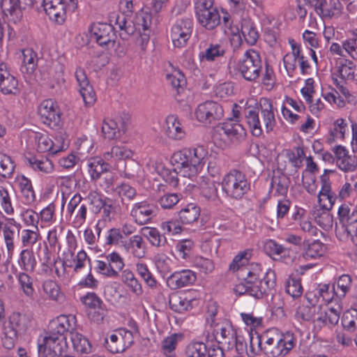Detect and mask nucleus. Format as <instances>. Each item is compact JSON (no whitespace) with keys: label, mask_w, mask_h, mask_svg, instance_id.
<instances>
[{"label":"nucleus","mask_w":357,"mask_h":357,"mask_svg":"<svg viewBox=\"0 0 357 357\" xmlns=\"http://www.w3.org/2000/svg\"><path fill=\"white\" fill-rule=\"evenodd\" d=\"M132 329L134 331L125 328L115 330L109 335V339L105 340L108 349L112 353H120L130 347L134 343V333L138 331L137 326L135 322L132 323Z\"/></svg>","instance_id":"f8f14e48"},{"label":"nucleus","mask_w":357,"mask_h":357,"mask_svg":"<svg viewBox=\"0 0 357 357\" xmlns=\"http://www.w3.org/2000/svg\"><path fill=\"white\" fill-rule=\"evenodd\" d=\"M261 336L263 353L268 357L286 356L296 342L293 333H280L275 328L268 330Z\"/></svg>","instance_id":"39448f33"},{"label":"nucleus","mask_w":357,"mask_h":357,"mask_svg":"<svg viewBox=\"0 0 357 357\" xmlns=\"http://www.w3.org/2000/svg\"><path fill=\"white\" fill-rule=\"evenodd\" d=\"M241 31L245 41L250 45H254L259 38V33L253 21L244 18L241 21Z\"/></svg>","instance_id":"f704fd0d"},{"label":"nucleus","mask_w":357,"mask_h":357,"mask_svg":"<svg viewBox=\"0 0 357 357\" xmlns=\"http://www.w3.org/2000/svg\"><path fill=\"white\" fill-rule=\"evenodd\" d=\"M193 29L192 20L189 17L178 19L172 26L169 36L175 47L186 45Z\"/></svg>","instance_id":"2eb2a0df"},{"label":"nucleus","mask_w":357,"mask_h":357,"mask_svg":"<svg viewBox=\"0 0 357 357\" xmlns=\"http://www.w3.org/2000/svg\"><path fill=\"white\" fill-rule=\"evenodd\" d=\"M55 209V205L54 204H50L38 213L41 227H46L54 221Z\"/></svg>","instance_id":"338daca9"},{"label":"nucleus","mask_w":357,"mask_h":357,"mask_svg":"<svg viewBox=\"0 0 357 357\" xmlns=\"http://www.w3.org/2000/svg\"><path fill=\"white\" fill-rule=\"evenodd\" d=\"M307 304L303 303L299 305L295 312L296 319L301 323L305 321H312L315 325L321 327L335 326L340 319L341 307L337 305L336 307H328L317 305L312 303L307 296Z\"/></svg>","instance_id":"f03ea898"},{"label":"nucleus","mask_w":357,"mask_h":357,"mask_svg":"<svg viewBox=\"0 0 357 357\" xmlns=\"http://www.w3.org/2000/svg\"><path fill=\"white\" fill-rule=\"evenodd\" d=\"M75 327L68 330L70 339L72 342L74 349L80 354H89L91 352V347L89 340L83 335L75 331Z\"/></svg>","instance_id":"ea45409f"},{"label":"nucleus","mask_w":357,"mask_h":357,"mask_svg":"<svg viewBox=\"0 0 357 357\" xmlns=\"http://www.w3.org/2000/svg\"><path fill=\"white\" fill-rule=\"evenodd\" d=\"M22 63L20 71L24 78H30L36 72L38 66V54L31 48L22 51Z\"/></svg>","instance_id":"bb28decb"},{"label":"nucleus","mask_w":357,"mask_h":357,"mask_svg":"<svg viewBox=\"0 0 357 357\" xmlns=\"http://www.w3.org/2000/svg\"><path fill=\"white\" fill-rule=\"evenodd\" d=\"M199 215V207L192 203L185 206L178 213V218L181 222L185 225H190L196 222Z\"/></svg>","instance_id":"a19ab883"},{"label":"nucleus","mask_w":357,"mask_h":357,"mask_svg":"<svg viewBox=\"0 0 357 357\" xmlns=\"http://www.w3.org/2000/svg\"><path fill=\"white\" fill-rule=\"evenodd\" d=\"M226 195L233 199H241L250 189V183L242 172L231 169L226 174L221 182Z\"/></svg>","instance_id":"6e6552de"},{"label":"nucleus","mask_w":357,"mask_h":357,"mask_svg":"<svg viewBox=\"0 0 357 357\" xmlns=\"http://www.w3.org/2000/svg\"><path fill=\"white\" fill-rule=\"evenodd\" d=\"M133 155L131 149L125 146H114L110 151L104 153L103 158L106 160H119L130 158Z\"/></svg>","instance_id":"de8ad7c7"},{"label":"nucleus","mask_w":357,"mask_h":357,"mask_svg":"<svg viewBox=\"0 0 357 357\" xmlns=\"http://www.w3.org/2000/svg\"><path fill=\"white\" fill-rule=\"evenodd\" d=\"M155 215V206L146 201L135 203L130 211V215L134 218L135 222L139 225L150 222Z\"/></svg>","instance_id":"412c9836"},{"label":"nucleus","mask_w":357,"mask_h":357,"mask_svg":"<svg viewBox=\"0 0 357 357\" xmlns=\"http://www.w3.org/2000/svg\"><path fill=\"white\" fill-rule=\"evenodd\" d=\"M208 155V150L204 146H197L174 152L171 161L177 165L179 174L192 178L203 169Z\"/></svg>","instance_id":"7ed1b4c3"},{"label":"nucleus","mask_w":357,"mask_h":357,"mask_svg":"<svg viewBox=\"0 0 357 357\" xmlns=\"http://www.w3.org/2000/svg\"><path fill=\"white\" fill-rule=\"evenodd\" d=\"M141 234L154 247H163L167 243L165 234H161L155 227H144L142 228Z\"/></svg>","instance_id":"58836bf2"},{"label":"nucleus","mask_w":357,"mask_h":357,"mask_svg":"<svg viewBox=\"0 0 357 357\" xmlns=\"http://www.w3.org/2000/svg\"><path fill=\"white\" fill-rule=\"evenodd\" d=\"M291 52L283 56V63L289 77H293L298 65L302 75H308L311 70V65L308 57L305 54L302 47L293 38H289Z\"/></svg>","instance_id":"1a4fd4ad"},{"label":"nucleus","mask_w":357,"mask_h":357,"mask_svg":"<svg viewBox=\"0 0 357 357\" xmlns=\"http://www.w3.org/2000/svg\"><path fill=\"white\" fill-rule=\"evenodd\" d=\"M114 190L121 198L122 203H124L125 201L133 200L137 195L135 188L127 183H122L117 185Z\"/></svg>","instance_id":"5fc2aeb1"},{"label":"nucleus","mask_w":357,"mask_h":357,"mask_svg":"<svg viewBox=\"0 0 357 357\" xmlns=\"http://www.w3.org/2000/svg\"><path fill=\"white\" fill-rule=\"evenodd\" d=\"M12 225L15 226L17 227H20V224L17 223L15 219L11 218L9 219V222L7 224H5L3 227V238L4 243L6 245L7 255L8 257H12L15 251V232L14 229L12 227Z\"/></svg>","instance_id":"473e14b6"},{"label":"nucleus","mask_w":357,"mask_h":357,"mask_svg":"<svg viewBox=\"0 0 357 357\" xmlns=\"http://www.w3.org/2000/svg\"><path fill=\"white\" fill-rule=\"evenodd\" d=\"M252 250L247 249L244 251L240 252L232 260L229 265V270L236 271L239 269L242 271L244 266L248 264L249 259L252 256Z\"/></svg>","instance_id":"6e6d98bb"},{"label":"nucleus","mask_w":357,"mask_h":357,"mask_svg":"<svg viewBox=\"0 0 357 357\" xmlns=\"http://www.w3.org/2000/svg\"><path fill=\"white\" fill-rule=\"evenodd\" d=\"M110 21L121 31L128 36L133 34L135 31H147L152 22V16L149 13L140 10L136 14L133 21H128L124 13H114L110 15Z\"/></svg>","instance_id":"0eeeda50"},{"label":"nucleus","mask_w":357,"mask_h":357,"mask_svg":"<svg viewBox=\"0 0 357 357\" xmlns=\"http://www.w3.org/2000/svg\"><path fill=\"white\" fill-rule=\"evenodd\" d=\"M275 285V274L271 271L266 272L264 277L257 281H252L249 285V296L257 299L261 298L264 295L268 294Z\"/></svg>","instance_id":"aec40b11"},{"label":"nucleus","mask_w":357,"mask_h":357,"mask_svg":"<svg viewBox=\"0 0 357 357\" xmlns=\"http://www.w3.org/2000/svg\"><path fill=\"white\" fill-rule=\"evenodd\" d=\"M342 324L346 330L354 331L357 328V310L352 308L344 312Z\"/></svg>","instance_id":"052dcab7"},{"label":"nucleus","mask_w":357,"mask_h":357,"mask_svg":"<svg viewBox=\"0 0 357 357\" xmlns=\"http://www.w3.org/2000/svg\"><path fill=\"white\" fill-rule=\"evenodd\" d=\"M76 326L75 317L60 315L52 323V332L38 340L39 357H59L66 353L68 344L65 333Z\"/></svg>","instance_id":"f257e3e1"},{"label":"nucleus","mask_w":357,"mask_h":357,"mask_svg":"<svg viewBox=\"0 0 357 357\" xmlns=\"http://www.w3.org/2000/svg\"><path fill=\"white\" fill-rule=\"evenodd\" d=\"M218 306L215 303L208 305L206 324L212 328L215 340L227 349H233L237 342L236 333L227 321H216Z\"/></svg>","instance_id":"423d86ee"},{"label":"nucleus","mask_w":357,"mask_h":357,"mask_svg":"<svg viewBox=\"0 0 357 357\" xmlns=\"http://www.w3.org/2000/svg\"><path fill=\"white\" fill-rule=\"evenodd\" d=\"M18 264L23 271L31 273L33 272L37 261L33 250L30 249L22 250L20 254Z\"/></svg>","instance_id":"c03bdc74"},{"label":"nucleus","mask_w":357,"mask_h":357,"mask_svg":"<svg viewBox=\"0 0 357 357\" xmlns=\"http://www.w3.org/2000/svg\"><path fill=\"white\" fill-rule=\"evenodd\" d=\"M165 131L167 136L173 140H182L185 136V131L181 122L174 115H169L167 117Z\"/></svg>","instance_id":"7c9ffc66"},{"label":"nucleus","mask_w":357,"mask_h":357,"mask_svg":"<svg viewBox=\"0 0 357 357\" xmlns=\"http://www.w3.org/2000/svg\"><path fill=\"white\" fill-rule=\"evenodd\" d=\"M192 301L185 294L179 293L172 294L169 298L170 308L178 313L190 310L192 307Z\"/></svg>","instance_id":"72a5a7b5"},{"label":"nucleus","mask_w":357,"mask_h":357,"mask_svg":"<svg viewBox=\"0 0 357 357\" xmlns=\"http://www.w3.org/2000/svg\"><path fill=\"white\" fill-rule=\"evenodd\" d=\"M40 238L38 227L34 229H26L22 231L21 241L24 247H32Z\"/></svg>","instance_id":"bf43d9fd"},{"label":"nucleus","mask_w":357,"mask_h":357,"mask_svg":"<svg viewBox=\"0 0 357 357\" xmlns=\"http://www.w3.org/2000/svg\"><path fill=\"white\" fill-rule=\"evenodd\" d=\"M264 250L270 257L282 256L288 252V250L273 239H267L264 243Z\"/></svg>","instance_id":"69168bd1"},{"label":"nucleus","mask_w":357,"mask_h":357,"mask_svg":"<svg viewBox=\"0 0 357 357\" xmlns=\"http://www.w3.org/2000/svg\"><path fill=\"white\" fill-rule=\"evenodd\" d=\"M29 138L33 143L34 149L38 153L48 152L55 155L68 146L62 137L55 138V141L53 142L46 134L31 132L29 134Z\"/></svg>","instance_id":"ddd939ff"},{"label":"nucleus","mask_w":357,"mask_h":357,"mask_svg":"<svg viewBox=\"0 0 357 357\" xmlns=\"http://www.w3.org/2000/svg\"><path fill=\"white\" fill-rule=\"evenodd\" d=\"M42 289L48 299L59 302L63 300V294L57 282L53 280H46L42 284Z\"/></svg>","instance_id":"79ce46f5"},{"label":"nucleus","mask_w":357,"mask_h":357,"mask_svg":"<svg viewBox=\"0 0 357 357\" xmlns=\"http://www.w3.org/2000/svg\"><path fill=\"white\" fill-rule=\"evenodd\" d=\"M1 8L8 21L17 24L22 20L23 13L18 0H1Z\"/></svg>","instance_id":"c756f323"},{"label":"nucleus","mask_w":357,"mask_h":357,"mask_svg":"<svg viewBox=\"0 0 357 357\" xmlns=\"http://www.w3.org/2000/svg\"><path fill=\"white\" fill-rule=\"evenodd\" d=\"M183 337L182 333H174L165 337L161 344L163 354L167 357H175L174 350L178 342Z\"/></svg>","instance_id":"49530a36"},{"label":"nucleus","mask_w":357,"mask_h":357,"mask_svg":"<svg viewBox=\"0 0 357 357\" xmlns=\"http://www.w3.org/2000/svg\"><path fill=\"white\" fill-rule=\"evenodd\" d=\"M322 97L331 105H335L340 108L344 107L346 105L344 99L340 95L339 91L334 88L324 91Z\"/></svg>","instance_id":"680f3d73"},{"label":"nucleus","mask_w":357,"mask_h":357,"mask_svg":"<svg viewBox=\"0 0 357 357\" xmlns=\"http://www.w3.org/2000/svg\"><path fill=\"white\" fill-rule=\"evenodd\" d=\"M325 245L320 241H314L311 243L305 253L303 257L308 260L322 256L325 252Z\"/></svg>","instance_id":"e2e57ef3"},{"label":"nucleus","mask_w":357,"mask_h":357,"mask_svg":"<svg viewBox=\"0 0 357 357\" xmlns=\"http://www.w3.org/2000/svg\"><path fill=\"white\" fill-rule=\"evenodd\" d=\"M199 183L204 197L209 199H213L217 197L218 186L213 180L202 176Z\"/></svg>","instance_id":"3c124183"},{"label":"nucleus","mask_w":357,"mask_h":357,"mask_svg":"<svg viewBox=\"0 0 357 357\" xmlns=\"http://www.w3.org/2000/svg\"><path fill=\"white\" fill-rule=\"evenodd\" d=\"M166 78L172 86L176 90L178 94L184 90L186 85V80L184 75L179 70H174L171 74H167Z\"/></svg>","instance_id":"4d7b16f0"},{"label":"nucleus","mask_w":357,"mask_h":357,"mask_svg":"<svg viewBox=\"0 0 357 357\" xmlns=\"http://www.w3.org/2000/svg\"><path fill=\"white\" fill-rule=\"evenodd\" d=\"M109 22H111L109 20ZM114 29H118L114 23H94L91 26V38L102 47H114L116 35Z\"/></svg>","instance_id":"dca6fc26"},{"label":"nucleus","mask_w":357,"mask_h":357,"mask_svg":"<svg viewBox=\"0 0 357 357\" xmlns=\"http://www.w3.org/2000/svg\"><path fill=\"white\" fill-rule=\"evenodd\" d=\"M196 280L195 273L190 270H183L172 273L167 278L168 286L174 289L192 284Z\"/></svg>","instance_id":"cd10ccee"},{"label":"nucleus","mask_w":357,"mask_h":357,"mask_svg":"<svg viewBox=\"0 0 357 357\" xmlns=\"http://www.w3.org/2000/svg\"><path fill=\"white\" fill-rule=\"evenodd\" d=\"M17 278L23 293L27 297H33L35 290L33 286L32 278L24 272L20 273Z\"/></svg>","instance_id":"13d9d810"},{"label":"nucleus","mask_w":357,"mask_h":357,"mask_svg":"<svg viewBox=\"0 0 357 357\" xmlns=\"http://www.w3.org/2000/svg\"><path fill=\"white\" fill-rule=\"evenodd\" d=\"M24 163L33 171L41 175L52 174L54 172L53 162L47 157L31 155L24 158Z\"/></svg>","instance_id":"a878e982"},{"label":"nucleus","mask_w":357,"mask_h":357,"mask_svg":"<svg viewBox=\"0 0 357 357\" xmlns=\"http://www.w3.org/2000/svg\"><path fill=\"white\" fill-rule=\"evenodd\" d=\"M244 115L252 134L256 137L262 134L263 126L266 132H270L276 125L272 102L266 98L260 100L259 109L253 107L245 108Z\"/></svg>","instance_id":"20e7f679"},{"label":"nucleus","mask_w":357,"mask_h":357,"mask_svg":"<svg viewBox=\"0 0 357 357\" xmlns=\"http://www.w3.org/2000/svg\"><path fill=\"white\" fill-rule=\"evenodd\" d=\"M342 5L340 0H324L315 13L322 19L337 18L342 14Z\"/></svg>","instance_id":"c85d7f7f"},{"label":"nucleus","mask_w":357,"mask_h":357,"mask_svg":"<svg viewBox=\"0 0 357 357\" xmlns=\"http://www.w3.org/2000/svg\"><path fill=\"white\" fill-rule=\"evenodd\" d=\"M196 16L199 23L208 30H213L220 23V15L215 8Z\"/></svg>","instance_id":"c9c22d12"},{"label":"nucleus","mask_w":357,"mask_h":357,"mask_svg":"<svg viewBox=\"0 0 357 357\" xmlns=\"http://www.w3.org/2000/svg\"><path fill=\"white\" fill-rule=\"evenodd\" d=\"M38 112L42 121L50 128L54 129L60 126L61 113L57 103L52 99L43 100Z\"/></svg>","instance_id":"f3484780"},{"label":"nucleus","mask_w":357,"mask_h":357,"mask_svg":"<svg viewBox=\"0 0 357 357\" xmlns=\"http://www.w3.org/2000/svg\"><path fill=\"white\" fill-rule=\"evenodd\" d=\"M222 130L229 137L238 138L245 135L243 127L232 119H229L222 125Z\"/></svg>","instance_id":"864d4df0"},{"label":"nucleus","mask_w":357,"mask_h":357,"mask_svg":"<svg viewBox=\"0 0 357 357\" xmlns=\"http://www.w3.org/2000/svg\"><path fill=\"white\" fill-rule=\"evenodd\" d=\"M330 211L317 208L312 213L314 221L325 230H328L333 227V218Z\"/></svg>","instance_id":"09e8293b"},{"label":"nucleus","mask_w":357,"mask_h":357,"mask_svg":"<svg viewBox=\"0 0 357 357\" xmlns=\"http://www.w3.org/2000/svg\"><path fill=\"white\" fill-rule=\"evenodd\" d=\"M75 77L84 102L86 105H92L96 100V93L92 86L89 84L84 70L77 68L75 73Z\"/></svg>","instance_id":"4be33fe9"},{"label":"nucleus","mask_w":357,"mask_h":357,"mask_svg":"<svg viewBox=\"0 0 357 357\" xmlns=\"http://www.w3.org/2000/svg\"><path fill=\"white\" fill-rule=\"evenodd\" d=\"M225 47L220 43H211L208 47L199 53L201 61H215L223 57L225 54Z\"/></svg>","instance_id":"4c0bfd02"},{"label":"nucleus","mask_w":357,"mask_h":357,"mask_svg":"<svg viewBox=\"0 0 357 357\" xmlns=\"http://www.w3.org/2000/svg\"><path fill=\"white\" fill-rule=\"evenodd\" d=\"M130 124V116L128 113L115 115L112 118H105L102 125V132L105 138L116 139L123 135Z\"/></svg>","instance_id":"9b49d317"},{"label":"nucleus","mask_w":357,"mask_h":357,"mask_svg":"<svg viewBox=\"0 0 357 357\" xmlns=\"http://www.w3.org/2000/svg\"><path fill=\"white\" fill-rule=\"evenodd\" d=\"M328 172H332L331 170H324V174L321 176L320 180L321 188L317 195L318 203L321 209L331 210L336 200V196L331 190V183Z\"/></svg>","instance_id":"6ab92c4d"},{"label":"nucleus","mask_w":357,"mask_h":357,"mask_svg":"<svg viewBox=\"0 0 357 357\" xmlns=\"http://www.w3.org/2000/svg\"><path fill=\"white\" fill-rule=\"evenodd\" d=\"M193 265L200 273L204 274H209L215 269V264L213 260L202 256H197L194 258Z\"/></svg>","instance_id":"0e129e2a"},{"label":"nucleus","mask_w":357,"mask_h":357,"mask_svg":"<svg viewBox=\"0 0 357 357\" xmlns=\"http://www.w3.org/2000/svg\"><path fill=\"white\" fill-rule=\"evenodd\" d=\"M43 6L50 20L58 24L66 21L68 8L64 0H43Z\"/></svg>","instance_id":"a211bd4d"},{"label":"nucleus","mask_w":357,"mask_h":357,"mask_svg":"<svg viewBox=\"0 0 357 357\" xmlns=\"http://www.w3.org/2000/svg\"><path fill=\"white\" fill-rule=\"evenodd\" d=\"M289 185V178L285 174H280L273 176L271 188L274 191L275 195L284 196L287 193Z\"/></svg>","instance_id":"8fccbe9b"},{"label":"nucleus","mask_w":357,"mask_h":357,"mask_svg":"<svg viewBox=\"0 0 357 357\" xmlns=\"http://www.w3.org/2000/svg\"><path fill=\"white\" fill-rule=\"evenodd\" d=\"M243 275H245V278L248 282L261 280L266 273H264L261 266L257 263L250 264L249 266L242 268Z\"/></svg>","instance_id":"603ef678"},{"label":"nucleus","mask_w":357,"mask_h":357,"mask_svg":"<svg viewBox=\"0 0 357 357\" xmlns=\"http://www.w3.org/2000/svg\"><path fill=\"white\" fill-rule=\"evenodd\" d=\"M333 151L337 166L343 172H353L357 167V158L349 155L347 149L342 146L334 147Z\"/></svg>","instance_id":"b1692460"},{"label":"nucleus","mask_w":357,"mask_h":357,"mask_svg":"<svg viewBox=\"0 0 357 357\" xmlns=\"http://www.w3.org/2000/svg\"><path fill=\"white\" fill-rule=\"evenodd\" d=\"M122 282L129 288L136 296H141L143 294V289L135 276V274L130 269H125L121 273Z\"/></svg>","instance_id":"a18cd8bd"},{"label":"nucleus","mask_w":357,"mask_h":357,"mask_svg":"<svg viewBox=\"0 0 357 357\" xmlns=\"http://www.w3.org/2000/svg\"><path fill=\"white\" fill-rule=\"evenodd\" d=\"M356 65L354 63L348 59H345L340 63L337 67L336 72L333 73V77H338L344 81H351L355 79Z\"/></svg>","instance_id":"37998d69"},{"label":"nucleus","mask_w":357,"mask_h":357,"mask_svg":"<svg viewBox=\"0 0 357 357\" xmlns=\"http://www.w3.org/2000/svg\"><path fill=\"white\" fill-rule=\"evenodd\" d=\"M105 159L95 157L88 162V171L92 180H98L102 174L109 171L110 165L105 162Z\"/></svg>","instance_id":"e433bc0d"},{"label":"nucleus","mask_w":357,"mask_h":357,"mask_svg":"<svg viewBox=\"0 0 357 357\" xmlns=\"http://www.w3.org/2000/svg\"><path fill=\"white\" fill-rule=\"evenodd\" d=\"M208 352L206 344L202 342H192L186 349L188 357H206Z\"/></svg>","instance_id":"774afa93"},{"label":"nucleus","mask_w":357,"mask_h":357,"mask_svg":"<svg viewBox=\"0 0 357 357\" xmlns=\"http://www.w3.org/2000/svg\"><path fill=\"white\" fill-rule=\"evenodd\" d=\"M31 321V317L27 313L19 312H13L5 321L3 326L14 331L17 333H24L29 328Z\"/></svg>","instance_id":"393cba45"},{"label":"nucleus","mask_w":357,"mask_h":357,"mask_svg":"<svg viewBox=\"0 0 357 357\" xmlns=\"http://www.w3.org/2000/svg\"><path fill=\"white\" fill-rule=\"evenodd\" d=\"M124 249L134 257L142 259L146 255V244L141 235L131 236L123 245Z\"/></svg>","instance_id":"2f4dec72"},{"label":"nucleus","mask_w":357,"mask_h":357,"mask_svg":"<svg viewBox=\"0 0 357 357\" xmlns=\"http://www.w3.org/2000/svg\"><path fill=\"white\" fill-rule=\"evenodd\" d=\"M0 91L6 95H17L20 92L17 79L10 73L3 63H0Z\"/></svg>","instance_id":"5701e85b"},{"label":"nucleus","mask_w":357,"mask_h":357,"mask_svg":"<svg viewBox=\"0 0 357 357\" xmlns=\"http://www.w3.org/2000/svg\"><path fill=\"white\" fill-rule=\"evenodd\" d=\"M237 70L248 81L256 80L261 70V61L258 52L253 49L247 50L237 65Z\"/></svg>","instance_id":"9d476101"},{"label":"nucleus","mask_w":357,"mask_h":357,"mask_svg":"<svg viewBox=\"0 0 357 357\" xmlns=\"http://www.w3.org/2000/svg\"><path fill=\"white\" fill-rule=\"evenodd\" d=\"M195 115L199 122L208 126L222 119L224 116V109L220 103L207 100L197 105Z\"/></svg>","instance_id":"4468645a"}]
</instances>
